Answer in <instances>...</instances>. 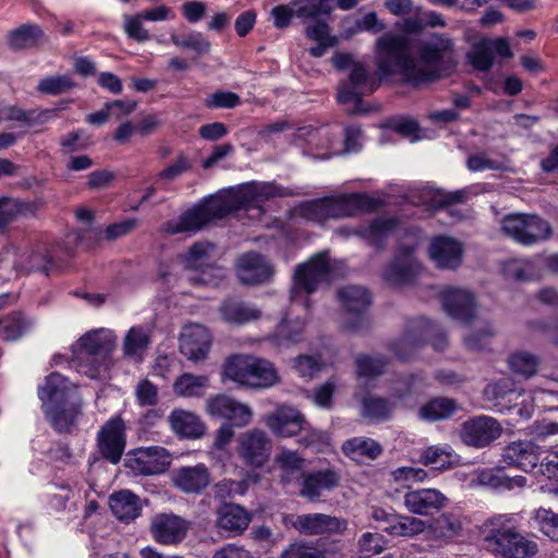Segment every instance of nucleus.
<instances>
[{"label": "nucleus", "instance_id": "nucleus-20", "mask_svg": "<svg viewBox=\"0 0 558 558\" xmlns=\"http://www.w3.org/2000/svg\"><path fill=\"white\" fill-rule=\"evenodd\" d=\"M190 523L172 513H159L153 518L150 531L159 544L174 545L182 542L187 533Z\"/></svg>", "mask_w": 558, "mask_h": 558}, {"label": "nucleus", "instance_id": "nucleus-54", "mask_svg": "<svg viewBox=\"0 0 558 558\" xmlns=\"http://www.w3.org/2000/svg\"><path fill=\"white\" fill-rule=\"evenodd\" d=\"M32 327V322L26 319L22 313L14 312L2 319V339L16 340L27 332Z\"/></svg>", "mask_w": 558, "mask_h": 558}, {"label": "nucleus", "instance_id": "nucleus-53", "mask_svg": "<svg viewBox=\"0 0 558 558\" xmlns=\"http://www.w3.org/2000/svg\"><path fill=\"white\" fill-rule=\"evenodd\" d=\"M143 13L138 12L135 14L123 15V31L129 39L136 43H146L150 40L151 36L148 29L145 27Z\"/></svg>", "mask_w": 558, "mask_h": 558}, {"label": "nucleus", "instance_id": "nucleus-47", "mask_svg": "<svg viewBox=\"0 0 558 558\" xmlns=\"http://www.w3.org/2000/svg\"><path fill=\"white\" fill-rule=\"evenodd\" d=\"M466 59L474 69L488 71L493 65L492 39L482 37L475 41L466 53Z\"/></svg>", "mask_w": 558, "mask_h": 558}, {"label": "nucleus", "instance_id": "nucleus-9", "mask_svg": "<svg viewBox=\"0 0 558 558\" xmlns=\"http://www.w3.org/2000/svg\"><path fill=\"white\" fill-rule=\"evenodd\" d=\"M417 244L418 236L415 232L405 235L404 242L400 244L398 255L385 270V278L388 281L396 284L410 283L418 276L422 267L412 254Z\"/></svg>", "mask_w": 558, "mask_h": 558}, {"label": "nucleus", "instance_id": "nucleus-32", "mask_svg": "<svg viewBox=\"0 0 558 558\" xmlns=\"http://www.w3.org/2000/svg\"><path fill=\"white\" fill-rule=\"evenodd\" d=\"M251 522V514L241 506L228 504L218 511L217 525L231 535L243 533Z\"/></svg>", "mask_w": 558, "mask_h": 558}, {"label": "nucleus", "instance_id": "nucleus-12", "mask_svg": "<svg viewBox=\"0 0 558 558\" xmlns=\"http://www.w3.org/2000/svg\"><path fill=\"white\" fill-rule=\"evenodd\" d=\"M97 447L104 459L120 462L126 445L125 423L120 415L109 418L97 433Z\"/></svg>", "mask_w": 558, "mask_h": 558}, {"label": "nucleus", "instance_id": "nucleus-31", "mask_svg": "<svg viewBox=\"0 0 558 558\" xmlns=\"http://www.w3.org/2000/svg\"><path fill=\"white\" fill-rule=\"evenodd\" d=\"M222 322L230 325H243L260 317V311L236 299H226L218 307Z\"/></svg>", "mask_w": 558, "mask_h": 558}, {"label": "nucleus", "instance_id": "nucleus-59", "mask_svg": "<svg viewBox=\"0 0 558 558\" xmlns=\"http://www.w3.org/2000/svg\"><path fill=\"white\" fill-rule=\"evenodd\" d=\"M392 411V404L383 398L369 397L363 400L362 413L373 420H385Z\"/></svg>", "mask_w": 558, "mask_h": 558}, {"label": "nucleus", "instance_id": "nucleus-64", "mask_svg": "<svg viewBox=\"0 0 558 558\" xmlns=\"http://www.w3.org/2000/svg\"><path fill=\"white\" fill-rule=\"evenodd\" d=\"M281 558H325L316 547L305 543H293L281 554Z\"/></svg>", "mask_w": 558, "mask_h": 558}, {"label": "nucleus", "instance_id": "nucleus-23", "mask_svg": "<svg viewBox=\"0 0 558 558\" xmlns=\"http://www.w3.org/2000/svg\"><path fill=\"white\" fill-rule=\"evenodd\" d=\"M340 482V474L335 469L311 471L302 475L300 495L311 501L318 499L336 488Z\"/></svg>", "mask_w": 558, "mask_h": 558}, {"label": "nucleus", "instance_id": "nucleus-5", "mask_svg": "<svg viewBox=\"0 0 558 558\" xmlns=\"http://www.w3.org/2000/svg\"><path fill=\"white\" fill-rule=\"evenodd\" d=\"M376 207V201L366 194H341L306 202L300 206V215L314 222H324L329 218H342L357 215Z\"/></svg>", "mask_w": 558, "mask_h": 558}, {"label": "nucleus", "instance_id": "nucleus-17", "mask_svg": "<svg viewBox=\"0 0 558 558\" xmlns=\"http://www.w3.org/2000/svg\"><path fill=\"white\" fill-rule=\"evenodd\" d=\"M264 423L274 435L286 438L305 430L307 425L304 415L296 408L288 404L278 405L264 417Z\"/></svg>", "mask_w": 558, "mask_h": 558}, {"label": "nucleus", "instance_id": "nucleus-43", "mask_svg": "<svg viewBox=\"0 0 558 558\" xmlns=\"http://www.w3.org/2000/svg\"><path fill=\"white\" fill-rule=\"evenodd\" d=\"M209 386V378L205 375L184 373L173 383L175 395L184 398L199 397Z\"/></svg>", "mask_w": 558, "mask_h": 558}, {"label": "nucleus", "instance_id": "nucleus-28", "mask_svg": "<svg viewBox=\"0 0 558 558\" xmlns=\"http://www.w3.org/2000/svg\"><path fill=\"white\" fill-rule=\"evenodd\" d=\"M116 342L117 337L111 329L98 328L83 335L72 348L110 360Z\"/></svg>", "mask_w": 558, "mask_h": 558}, {"label": "nucleus", "instance_id": "nucleus-1", "mask_svg": "<svg viewBox=\"0 0 558 558\" xmlns=\"http://www.w3.org/2000/svg\"><path fill=\"white\" fill-rule=\"evenodd\" d=\"M418 64L411 56L410 41L404 35L385 33L376 41V65L380 76L401 75L412 84L447 76L458 63L456 45L447 34L433 33L417 46Z\"/></svg>", "mask_w": 558, "mask_h": 558}, {"label": "nucleus", "instance_id": "nucleus-38", "mask_svg": "<svg viewBox=\"0 0 558 558\" xmlns=\"http://www.w3.org/2000/svg\"><path fill=\"white\" fill-rule=\"evenodd\" d=\"M150 344V337L142 326L131 327L124 336L122 350L124 356L141 362Z\"/></svg>", "mask_w": 558, "mask_h": 558}, {"label": "nucleus", "instance_id": "nucleus-24", "mask_svg": "<svg viewBox=\"0 0 558 558\" xmlns=\"http://www.w3.org/2000/svg\"><path fill=\"white\" fill-rule=\"evenodd\" d=\"M462 244L446 235H439L432 240L429 245V257L438 268L456 269L462 263Z\"/></svg>", "mask_w": 558, "mask_h": 558}, {"label": "nucleus", "instance_id": "nucleus-48", "mask_svg": "<svg viewBox=\"0 0 558 558\" xmlns=\"http://www.w3.org/2000/svg\"><path fill=\"white\" fill-rule=\"evenodd\" d=\"M457 410V403L452 399L436 398L424 404L420 411L418 416L424 421H438L451 416Z\"/></svg>", "mask_w": 558, "mask_h": 558}, {"label": "nucleus", "instance_id": "nucleus-25", "mask_svg": "<svg viewBox=\"0 0 558 558\" xmlns=\"http://www.w3.org/2000/svg\"><path fill=\"white\" fill-rule=\"evenodd\" d=\"M541 458L539 447L529 440L512 441L504 448L502 461L525 472L537 468Z\"/></svg>", "mask_w": 558, "mask_h": 558}, {"label": "nucleus", "instance_id": "nucleus-61", "mask_svg": "<svg viewBox=\"0 0 558 558\" xmlns=\"http://www.w3.org/2000/svg\"><path fill=\"white\" fill-rule=\"evenodd\" d=\"M74 82L69 75L48 76L38 84V90L49 95H58L74 87Z\"/></svg>", "mask_w": 558, "mask_h": 558}, {"label": "nucleus", "instance_id": "nucleus-55", "mask_svg": "<svg viewBox=\"0 0 558 558\" xmlns=\"http://www.w3.org/2000/svg\"><path fill=\"white\" fill-rule=\"evenodd\" d=\"M453 451L449 446H430L422 454V460L435 469H448L453 462Z\"/></svg>", "mask_w": 558, "mask_h": 558}, {"label": "nucleus", "instance_id": "nucleus-29", "mask_svg": "<svg viewBox=\"0 0 558 558\" xmlns=\"http://www.w3.org/2000/svg\"><path fill=\"white\" fill-rule=\"evenodd\" d=\"M239 279L246 284H256L268 280L272 274V266L256 253L242 255L236 264Z\"/></svg>", "mask_w": 558, "mask_h": 558}, {"label": "nucleus", "instance_id": "nucleus-36", "mask_svg": "<svg viewBox=\"0 0 558 558\" xmlns=\"http://www.w3.org/2000/svg\"><path fill=\"white\" fill-rule=\"evenodd\" d=\"M254 357L243 354L229 357L223 366V377L239 386L251 388Z\"/></svg>", "mask_w": 558, "mask_h": 558}, {"label": "nucleus", "instance_id": "nucleus-10", "mask_svg": "<svg viewBox=\"0 0 558 558\" xmlns=\"http://www.w3.org/2000/svg\"><path fill=\"white\" fill-rule=\"evenodd\" d=\"M282 522L304 535L342 534L348 526L345 520L325 513L286 514Z\"/></svg>", "mask_w": 558, "mask_h": 558}, {"label": "nucleus", "instance_id": "nucleus-58", "mask_svg": "<svg viewBox=\"0 0 558 558\" xmlns=\"http://www.w3.org/2000/svg\"><path fill=\"white\" fill-rule=\"evenodd\" d=\"M226 271L223 268L210 265L195 274L189 276V281L193 286L217 287L225 279Z\"/></svg>", "mask_w": 558, "mask_h": 558}, {"label": "nucleus", "instance_id": "nucleus-26", "mask_svg": "<svg viewBox=\"0 0 558 558\" xmlns=\"http://www.w3.org/2000/svg\"><path fill=\"white\" fill-rule=\"evenodd\" d=\"M445 311L463 323H470L475 318L476 305L471 292L459 288H447L442 292Z\"/></svg>", "mask_w": 558, "mask_h": 558}, {"label": "nucleus", "instance_id": "nucleus-50", "mask_svg": "<svg viewBox=\"0 0 558 558\" xmlns=\"http://www.w3.org/2000/svg\"><path fill=\"white\" fill-rule=\"evenodd\" d=\"M291 5L301 19H317L332 11L331 0H291Z\"/></svg>", "mask_w": 558, "mask_h": 558}, {"label": "nucleus", "instance_id": "nucleus-27", "mask_svg": "<svg viewBox=\"0 0 558 558\" xmlns=\"http://www.w3.org/2000/svg\"><path fill=\"white\" fill-rule=\"evenodd\" d=\"M350 83L352 87L342 86L339 89L338 100L342 104L354 102L356 110H360L361 96L374 92L377 84L371 80L366 66L360 62L351 69Z\"/></svg>", "mask_w": 558, "mask_h": 558}, {"label": "nucleus", "instance_id": "nucleus-22", "mask_svg": "<svg viewBox=\"0 0 558 558\" xmlns=\"http://www.w3.org/2000/svg\"><path fill=\"white\" fill-rule=\"evenodd\" d=\"M433 329L434 325L426 319H417L409 327L405 335L391 343L392 355L400 361H408L421 347L422 339L429 337Z\"/></svg>", "mask_w": 558, "mask_h": 558}, {"label": "nucleus", "instance_id": "nucleus-15", "mask_svg": "<svg viewBox=\"0 0 558 558\" xmlns=\"http://www.w3.org/2000/svg\"><path fill=\"white\" fill-rule=\"evenodd\" d=\"M238 453L251 468H262L269 459L271 440L264 430L254 428L239 437Z\"/></svg>", "mask_w": 558, "mask_h": 558}, {"label": "nucleus", "instance_id": "nucleus-2", "mask_svg": "<svg viewBox=\"0 0 558 558\" xmlns=\"http://www.w3.org/2000/svg\"><path fill=\"white\" fill-rule=\"evenodd\" d=\"M330 280H332V269L326 253L314 255L296 268L294 286L291 290L292 306L276 331L278 345L298 343L303 339L305 320L294 315L299 310L306 311L307 294Z\"/></svg>", "mask_w": 558, "mask_h": 558}, {"label": "nucleus", "instance_id": "nucleus-63", "mask_svg": "<svg viewBox=\"0 0 558 558\" xmlns=\"http://www.w3.org/2000/svg\"><path fill=\"white\" fill-rule=\"evenodd\" d=\"M385 361L380 356H359L356 359V368L359 377H375L384 371Z\"/></svg>", "mask_w": 558, "mask_h": 558}, {"label": "nucleus", "instance_id": "nucleus-46", "mask_svg": "<svg viewBox=\"0 0 558 558\" xmlns=\"http://www.w3.org/2000/svg\"><path fill=\"white\" fill-rule=\"evenodd\" d=\"M426 527V522L418 518L396 514L393 522L385 531L393 536L413 537L423 533Z\"/></svg>", "mask_w": 558, "mask_h": 558}, {"label": "nucleus", "instance_id": "nucleus-11", "mask_svg": "<svg viewBox=\"0 0 558 558\" xmlns=\"http://www.w3.org/2000/svg\"><path fill=\"white\" fill-rule=\"evenodd\" d=\"M213 342L211 331L202 324H186L180 331V352L193 363L204 362L208 359Z\"/></svg>", "mask_w": 558, "mask_h": 558}, {"label": "nucleus", "instance_id": "nucleus-57", "mask_svg": "<svg viewBox=\"0 0 558 558\" xmlns=\"http://www.w3.org/2000/svg\"><path fill=\"white\" fill-rule=\"evenodd\" d=\"M509 366L512 372L524 377H531L537 371L538 360L531 353L517 352L509 357Z\"/></svg>", "mask_w": 558, "mask_h": 558}, {"label": "nucleus", "instance_id": "nucleus-49", "mask_svg": "<svg viewBox=\"0 0 558 558\" xmlns=\"http://www.w3.org/2000/svg\"><path fill=\"white\" fill-rule=\"evenodd\" d=\"M170 40L175 47L191 50L199 56L206 54L210 50L209 40L199 32H189L183 35L172 33Z\"/></svg>", "mask_w": 558, "mask_h": 558}, {"label": "nucleus", "instance_id": "nucleus-35", "mask_svg": "<svg viewBox=\"0 0 558 558\" xmlns=\"http://www.w3.org/2000/svg\"><path fill=\"white\" fill-rule=\"evenodd\" d=\"M109 361L110 360L102 359L96 354H87L82 350L72 348L70 367L74 368L81 375L95 379L107 371Z\"/></svg>", "mask_w": 558, "mask_h": 558}, {"label": "nucleus", "instance_id": "nucleus-21", "mask_svg": "<svg viewBox=\"0 0 558 558\" xmlns=\"http://www.w3.org/2000/svg\"><path fill=\"white\" fill-rule=\"evenodd\" d=\"M20 254L14 247H5L2 251V264L15 270L16 275L32 271L47 272L51 265V256L45 244L31 247L28 262H19Z\"/></svg>", "mask_w": 558, "mask_h": 558}, {"label": "nucleus", "instance_id": "nucleus-51", "mask_svg": "<svg viewBox=\"0 0 558 558\" xmlns=\"http://www.w3.org/2000/svg\"><path fill=\"white\" fill-rule=\"evenodd\" d=\"M43 37L44 32L38 25H23L11 34L9 45L14 49H25L35 46Z\"/></svg>", "mask_w": 558, "mask_h": 558}, {"label": "nucleus", "instance_id": "nucleus-13", "mask_svg": "<svg viewBox=\"0 0 558 558\" xmlns=\"http://www.w3.org/2000/svg\"><path fill=\"white\" fill-rule=\"evenodd\" d=\"M483 395L487 401L494 402L495 407L507 409L520 407L518 409V415L522 418H529L532 415L534 408L533 402L527 401L526 398L518 402V399L524 397V393L513 388V383L510 378H502L488 384Z\"/></svg>", "mask_w": 558, "mask_h": 558}, {"label": "nucleus", "instance_id": "nucleus-40", "mask_svg": "<svg viewBox=\"0 0 558 558\" xmlns=\"http://www.w3.org/2000/svg\"><path fill=\"white\" fill-rule=\"evenodd\" d=\"M338 299L347 312L361 315L371 305L372 298L367 289L361 286H348L338 293Z\"/></svg>", "mask_w": 558, "mask_h": 558}, {"label": "nucleus", "instance_id": "nucleus-8", "mask_svg": "<svg viewBox=\"0 0 558 558\" xmlns=\"http://www.w3.org/2000/svg\"><path fill=\"white\" fill-rule=\"evenodd\" d=\"M502 231L524 245L547 240L551 234L548 222L536 215L510 214L502 219Z\"/></svg>", "mask_w": 558, "mask_h": 558}, {"label": "nucleus", "instance_id": "nucleus-44", "mask_svg": "<svg viewBox=\"0 0 558 558\" xmlns=\"http://www.w3.org/2000/svg\"><path fill=\"white\" fill-rule=\"evenodd\" d=\"M40 207L39 202H21L2 197V226L20 218L33 216Z\"/></svg>", "mask_w": 558, "mask_h": 558}, {"label": "nucleus", "instance_id": "nucleus-19", "mask_svg": "<svg viewBox=\"0 0 558 558\" xmlns=\"http://www.w3.org/2000/svg\"><path fill=\"white\" fill-rule=\"evenodd\" d=\"M502 427L490 416H476L462 425L461 439L472 447L483 448L500 437Z\"/></svg>", "mask_w": 558, "mask_h": 558}, {"label": "nucleus", "instance_id": "nucleus-41", "mask_svg": "<svg viewBox=\"0 0 558 558\" xmlns=\"http://www.w3.org/2000/svg\"><path fill=\"white\" fill-rule=\"evenodd\" d=\"M215 247L209 242H197L181 256L184 269L194 274L211 265V255Z\"/></svg>", "mask_w": 558, "mask_h": 558}, {"label": "nucleus", "instance_id": "nucleus-34", "mask_svg": "<svg viewBox=\"0 0 558 558\" xmlns=\"http://www.w3.org/2000/svg\"><path fill=\"white\" fill-rule=\"evenodd\" d=\"M109 506L113 515L124 522L137 518L142 510L138 497L130 490L113 493L110 496Z\"/></svg>", "mask_w": 558, "mask_h": 558}, {"label": "nucleus", "instance_id": "nucleus-6", "mask_svg": "<svg viewBox=\"0 0 558 558\" xmlns=\"http://www.w3.org/2000/svg\"><path fill=\"white\" fill-rule=\"evenodd\" d=\"M222 204L216 196L205 198L199 204L182 213L177 219L165 223L163 230L169 234L194 233L202 230L215 219H221Z\"/></svg>", "mask_w": 558, "mask_h": 558}, {"label": "nucleus", "instance_id": "nucleus-37", "mask_svg": "<svg viewBox=\"0 0 558 558\" xmlns=\"http://www.w3.org/2000/svg\"><path fill=\"white\" fill-rule=\"evenodd\" d=\"M2 148L13 145L17 137L27 130V118L23 111L15 108L2 110Z\"/></svg>", "mask_w": 558, "mask_h": 558}, {"label": "nucleus", "instance_id": "nucleus-39", "mask_svg": "<svg viewBox=\"0 0 558 558\" xmlns=\"http://www.w3.org/2000/svg\"><path fill=\"white\" fill-rule=\"evenodd\" d=\"M343 453L356 462L374 460L381 453L380 445L371 438L354 437L343 442Z\"/></svg>", "mask_w": 558, "mask_h": 558}, {"label": "nucleus", "instance_id": "nucleus-60", "mask_svg": "<svg viewBox=\"0 0 558 558\" xmlns=\"http://www.w3.org/2000/svg\"><path fill=\"white\" fill-rule=\"evenodd\" d=\"M533 519L545 535L550 538H557L558 513L541 507L533 512Z\"/></svg>", "mask_w": 558, "mask_h": 558}, {"label": "nucleus", "instance_id": "nucleus-45", "mask_svg": "<svg viewBox=\"0 0 558 558\" xmlns=\"http://www.w3.org/2000/svg\"><path fill=\"white\" fill-rule=\"evenodd\" d=\"M397 220L376 219L368 227L355 230L354 233L363 238L371 245H380L396 229Z\"/></svg>", "mask_w": 558, "mask_h": 558}, {"label": "nucleus", "instance_id": "nucleus-52", "mask_svg": "<svg viewBox=\"0 0 558 558\" xmlns=\"http://www.w3.org/2000/svg\"><path fill=\"white\" fill-rule=\"evenodd\" d=\"M281 471V482L289 483L303 468V459L293 450H281L275 458Z\"/></svg>", "mask_w": 558, "mask_h": 558}, {"label": "nucleus", "instance_id": "nucleus-42", "mask_svg": "<svg viewBox=\"0 0 558 558\" xmlns=\"http://www.w3.org/2000/svg\"><path fill=\"white\" fill-rule=\"evenodd\" d=\"M253 365L251 388L267 389L280 381V376L270 361L255 356Z\"/></svg>", "mask_w": 558, "mask_h": 558}, {"label": "nucleus", "instance_id": "nucleus-18", "mask_svg": "<svg viewBox=\"0 0 558 558\" xmlns=\"http://www.w3.org/2000/svg\"><path fill=\"white\" fill-rule=\"evenodd\" d=\"M448 497L436 488L409 490L403 496L405 509L413 514L432 517L448 506Z\"/></svg>", "mask_w": 558, "mask_h": 558}, {"label": "nucleus", "instance_id": "nucleus-62", "mask_svg": "<svg viewBox=\"0 0 558 558\" xmlns=\"http://www.w3.org/2000/svg\"><path fill=\"white\" fill-rule=\"evenodd\" d=\"M304 434L299 440V442L305 447H311L318 452L326 451L330 446V437L327 433L313 429L307 425H305V430H302Z\"/></svg>", "mask_w": 558, "mask_h": 558}, {"label": "nucleus", "instance_id": "nucleus-30", "mask_svg": "<svg viewBox=\"0 0 558 558\" xmlns=\"http://www.w3.org/2000/svg\"><path fill=\"white\" fill-rule=\"evenodd\" d=\"M172 481L184 493H199L208 486L210 474L204 464L184 466L173 471Z\"/></svg>", "mask_w": 558, "mask_h": 558}, {"label": "nucleus", "instance_id": "nucleus-3", "mask_svg": "<svg viewBox=\"0 0 558 558\" xmlns=\"http://www.w3.org/2000/svg\"><path fill=\"white\" fill-rule=\"evenodd\" d=\"M518 513H497L486 519L480 527L488 551L504 558H532L538 553L536 542L519 532Z\"/></svg>", "mask_w": 558, "mask_h": 558}, {"label": "nucleus", "instance_id": "nucleus-14", "mask_svg": "<svg viewBox=\"0 0 558 558\" xmlns=\"http://www.w3.org/2000/svg\"><path fill=\"white\" fill-rule=\"evenodd\" d=\"M171 464L170 452L160 446L141 447L129 454L128 466L137 474L157 475Z\"/></svg>", "mask_w": 558, "mask_h": 558}, {"label": "nucleus", "instance_id": "nucleus-16", "mask_svg": "<svg viewBox=\"0 0 558 558\" xmlns=\"http://www.w3.org/2000/svg\"><path fill=\"white\" fill-rule=\"evenodd\" d=\"M206 412L217 418H226L235 426H246L253 417L252 409L232 397L220 393L206 400Z\"/></svg>", "mask_w": 558, "mask_h": 558}, {"label": "nucleus", "instance_id": "nucleus-33", "mask_svg": "<svg viewBox=\"0 0 558 558\" xmlns=\"http://www.w3.org/2000/svg\"><path fill=\"white\" fill-rule=\"evenodd\" d=\"M171 429L179 436L185 438H199L205 433V425L201 418L193 412L175 409L169 417Z\"/></svg>", "mask_w": 558, "mask_h": 558}, {"label": "nucleus", "instance_id": "nucleus-4", "mask_svg": "<svg viewBox=\"0 0 558 558\" xmlns=\"http://www.w3.org/2000/svg\"><path fill=\"white\" fill-rule=\"evenodd\" d=\"M46 418L59 432H69L82 414L76 387L59 373H51L38 387Z\"/></svg>", "mask_w": 558, "mask_h": 558}, {"label": "nucleus", "instance_id": "nucleus-56", "mask_svg": "<svg viewBox=\"0 0 558 558\" xmlns=\"http://www.w3.org/2000/svg\"><path fill=\"white\" fill-rule=\"evenodd\" d=\"M435 529L441 537L453 538L461 534L463 521L460 515L446 512L435 521Z\"/></svg>", "mask_w": 558, "mask_h": 558}, {"label": "nucleus", "instance_id": "nucleus-7", "mask_svg": "<svg viewBox=\"0 0 558 558\" xmlns=\"http://www.w3.org/2000/svg\"><path fill=\"white\" fill-rule=\"evenodd\" d=\"M280 195L279 189L267 182H252L230 190L216 198L221 201L223 217L240 208H257L259 204Z\"/></svg>", "mask_w": 558, "mask_h": 558}]
</instances>
